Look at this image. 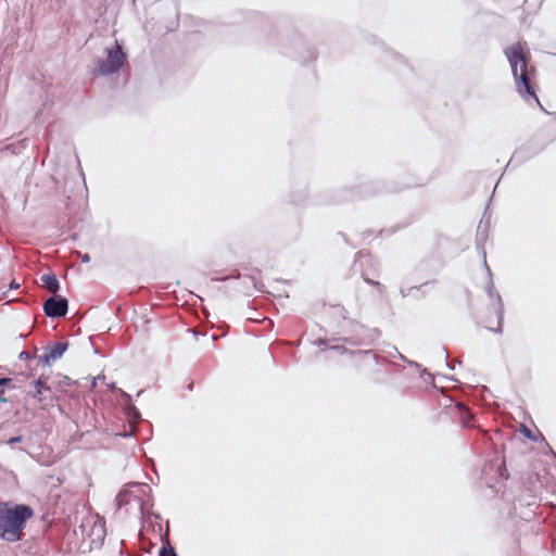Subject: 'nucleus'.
I'll use <instances>...</instances> for the list:
<instances>
[{"mask_svg": "<svg viewBox=\"0 0 556 556\" xmlns=\"http://www.w3.org/2000/svg\"><path fill=\"white\" fill-rule=\"evenodd\" d=\"M106 59L98 61L97 71L102 75L113 74L117 72L125 62V53L122 47L115 41L111 47L105 49Z\"/></svg>", "mask_w": 556, "mask_h": 556, "instance_id": "3", "label": "nucleus"}, {"mask_svg": "<svg viewBox=\"0 0 556 556\" xmlns=\"http://www.w3.org/2000/svg\"><path fill=\"white\" fill-rule=\"evenodd\" d=\"M11 288H15V289H16V288H18V285H17V283L12 282V283H11Z\"/></svg>", "mask_w": 556, "mask_h": 556, "instance_id": "15", "label": "nucleus"}, {"mask_svg": "<svg viewBox=\"0 0 556 556\" xmlns=\"http://www.w3.org/2000/svg\"><path fill=\"white\" fill-rule=\"evenodd\" d=\"M81 261H83L84 263H88V262L90 261V256H89V254H87V253L83 254V255H81Z\"/></svg>", "mask_w": 556, "mask_h": 556, "instance_id": "11", "label": "nucleus"}, {"mask_svg": "<svg viewBox=\"0 0 556 556\" xmlns=\"http://www.w3.org/2000/svg\"><path fill=\"white\" fill-rule=\"evenodd\" d=\"M135 491L136 492H140V493H144L147 491V485H144V484H137V483H134V484L129 485L128 489L124 491V493H121L118 495L119 504L127 502V501H125L123 498L125 493H134Z\"/></svg>", "mask_w": 556, "mask_h": 556, "instance_id": "8", "label": "nucleus"}, {"mask_svg": "<svg viewBox=\"0 0 556 556\" xmlns=\"http://www.w3.org/2000/svg\"><path fill=\"white\" fill-rule=\"evenodd\" d=\"M34 388L35 391L33 393V396L39 402H42L46 399L45 393L49 391L50 388L41 379L35 381Z\"/></svg>", "mask_w": 556, "mask_h": 556, "instance_id": "7", "label": "nucleus"}, {"mask_svg": "<svg viewBox=\"0 0 556 556\" xmlns=\"http://www.w3.org/2000/svg\"><path fill=\"white\" fill-rule=\"evenodd\" d=\"M160 556H177L173 549L162 548L160 551Z\"/></svg>", "mask_w": 556, "mask_h": 556, "instance_id": "9", "label": "nucleus"}, {"mask_svg": "<svg viewBox=\"0 0 556 556\" xmlns=\"http://www.w3.org/2000/svg\"><path fill=\"white\" fill-rule=\"evenodd\" d=\"M130 414H134V416H135L136 418H138V417H139V413L137 412V409H136L135 407H130V408H129V415H130Z\"/></svg>", "mask_w": 556, "mask_h": 556, "instance_id": "10", "label": "nucleus"}, {"mask_svg": "<svg viewBox=\"0 0 556 556\" xmlns=\"http://www.w3.org/2000/svg\"><path fill=\"white\" fill-rule=\"evenodd\" d=\"M21 357H22V358H28V354H27L26 352H22V353H21Z\"/></svg>", "mask_w": 556, "mask_h": 556, "instance_id": "13", "label": "nucleus"}, {"mask_svg": "<svg viewBox=\"0 0 556 556\" xmlns=\"http://www.w3.org/2000/svg\"><path fill=\"white\" fill-rule=\"evenodd\" d=\"M0 401H4L3 399H0Z\"/></svg>", "mask_w": 556, "mask_h": 556, "instance_id": "16", "label": "nucleus"}, {"mask_svg": "<svg viewBox=\"0 0 556 556\" xmlns=\"http://www.w3.org/2000/svg\"><path fill=\"white\" fill-rule=\"evenodd\" d=\"M67 350V344L63 342L55 343L52 346H48L46 353L39 356V361L43 365H50L56 359L61 358L65 351Z\"/></svg>", "mask_w": 556, "mask_h": 556, "instance_id": "5", "label": "nucleus"}, {"mask_svg": "<svg viewBox=\"0 0 556 556\" xmlns=\"http://www.w3.org/2000/svg\"><path fill=\"white\" fill-rule=\"evenodd\" d=\"M33 516L26 505L0 503V539L15 542L21 539L24 525Z\"/></svg>", "mask_w": 556, "mask_h": 556, "instance_id": "1", "label": "nucleus"}, {"mask_svg": "<svg viewBox=\"0 0 556 556\" xmlns=\"http://www.w3.org/2000/svg\"><path fill=\"white\" fill-rule=\"evenodd\" d=\"M505 54L511 67L513 76L515 78L516 87L519 94L528 100L533 98L539 102L532 90L528 79V64L523 47L520 42L514 43L505 50Z\"/></svg>", "mask_w": 556, "mask_h": 556, "instance_id": "2", "label": "nucleus"}, {"mask_svg": "<svg viewBox=\"0 0 556 556\" xmlns=\"http://www.w3.org/2000/svg\"><path fill=\"white\" fill-rule=\"evenodd\" d=\"M41 281L43 283V287L47 288L52 293H56L60 289L59 280L53 274L42 275Z\"/></svg>", "mask_w": 556, "mask_h": 556, "instance_id": "6", "label": "nucleus"}, {"mask_svg": "<svg viewBox=\"0 0 556 556\" xmlns=\"http://www.w3.org/2000/svg\"><path fill=\"white\" fill-rule=\"evenodd\" d=\"M20 440H21V438H20V437L11 438V439L9 440V443H15V442H18Z\"/></svg>", "mask_w": 556, "mask_h": 556, "instance_id": "12", "label": "nucleus"}, {"mask_svg": "<svg viewBox=\"0 0 556 556\" xmlns=\"http://www.w3.org/2000/svg\"><path fill=\"white\" fill-rule=\"evenodd\" d=\"M9 381H10L9 379H0V386H2V384H4V383H7V382H9Z\"/></svg>", "mask_w": 556, "mask_h": 556, "instance_id": "14", "label": "nucleus"}, {"mask_svg": "<svg viewBox=\"0 0 556 556\" xmlns=\"http://www.w3.org/2000/svg\"><path fill=\"white\" fill-rule=\"evenodd\" d=\"M43 309L49 317H62L67 312V301L62 296H52L45 302Z\"/></svg>", "mask_w": 556, "mask_h": 556, "instance_id": "4", "label": "nucleus"}]
</instances>
